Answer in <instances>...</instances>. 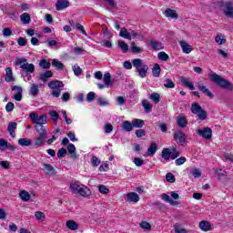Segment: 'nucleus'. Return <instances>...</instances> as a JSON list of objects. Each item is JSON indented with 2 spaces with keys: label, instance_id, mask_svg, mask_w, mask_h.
Segmentation results:
<instances>
[{
  "label": "nucleus",
  "instance_id": "obj_1",
  "mask_svg": "<svg viewBox=\"0 0 233 233\" xmlns=\"http://www.w3.org/2000/svg\"><path fill=\"white\" fill-rule=\"evenodd\" d=\"M26 61L27 60L25 57H22V58L17 57L15 62V66H20V68H22L23 70H25V71H21L22 77H27L26 74L28 73L34 74V72H35V66H34V64L26 63Z\"/></svg>",
  "mask_w": 233,
  "mask_h": 233
},
{
  "label": "nucleus",
  "instance_id": "obj_2",
  "mask_svg": "<svg viewBox=\"0 0 233 233\" xmlns=\"http://www.w3.org/2000/svg\"><path fill=\"white\" fill-rule=\"evenodd\" d=\"M208 77L213 83H215V85H217L220 88H223L224 90H233L232 83H230V81H228V79L223 78L221 76L213 73L211 75H208Z\"/></svg>",
  "mask_w": 233,
  "mask_h": 233
},
{
  "label": "nucleus",
  "instance_id": "obj_3",
  "mask_svg": "<svg viewBox=\"0 0 233 233\" xmlns=\"http://www.w3.org/2000/svg\"><path fill=\"white\" fill-rule=\"evenodd\" d=\"M132 65L140 77L145 78L147 76V74H148V65L143 64V60L141 58L134 59L132 61Z\"/></svg>",
  "mask_w": 233,
  "mask_h": 233
},
{
  "label": "nucleus",
  "instance_id": "obj_4",
  "mask_svg": "<svg viewBox=\"0 0 233 233\" xmlns=\"http://www.w3.org/2000/svg\"><path fill=\"white\" fill-rule=\"evenodd\" d=\"M218 8L223 12L226 17L233 19V6L232 2H223L220 1L218 3Z\"/></svg>",
  "mask_w": 233,
  "mask_h": 233
},
{
  "label": "nucleus",
  "instance_id": "obj_5",
  "mask_svg": "<svg viewBox=\"0 0 233 233\" xmlns=\"http://www.w3.org/2000/svg\"><path fill=\"white\" fill-rule=\"evenodd\" d=\"M49 88H51L52 91V96L54 97H59L61 96V88L65 86V84L59 80H53L48 83Z\"/></svg>",
  "mask_w": 233,
  "mask_h": 233
},
{
  "label": "nucleus",
  "instance_id": "obj_6",
  "mask_svg": "<svg viewBox=\"0 0 233 233\" xmlns=\"http://www.w3.org/2000/svg\"><path fill=\"white\" fill-rule=\"evenodd\" d=\"M191 112L192 114L198 116V119L201 121H205V119H207L208 113L198 103H193L191 105Z\"/></svg>",
  "mask_w": 233,
  "mask_h": 233
},
{
  "label": "nucleus",
  "instance_id": "obj_7",
  "mask_svg": "<svg viewBox=\"0 0 233 233\" xmlns=\"http://www.w3.org/2000/svg\"><path fill=\"white\" fill-rule=\"evenodd\" d=\"M30 119L33 123L35 124V126L39 125H46L48 121H46V115H37L35 113H30L29 115Z\"/></svg>",
  "mask_w": 233,
  "mask_h": 233
},
{
  "label": "nucleus",
  "instance_id": "obj_8",
  "mask_svg": "<svg viewBox=\"0 0 233 233\" xmlns=\"http://www.w3.org/2000/svg\"><path fill=\"white\" fill-rule=\"evenodd\" d=\"M197 134L199 137H203L204 139H212V128L208 127H203L202 129H197Z\"/></svg>",
  "mask_w": 233,
  "mask_h": 233
},
{
  "label": "nucleus",
  "instance_id": "obj_9",
  "mask_svg": "<svg viewBox=\"0 0 233 233\" xmlns=\"http://www.w3.org/2000/svg\"><path fill=\"white\" fill-rule=\"evenodd\" d=\"M174 139L178 145H185L187 143V135L183 131L178 130L174 134Z\"/></svg>",
  "mask_w": 233,
  "mask_h": 233
},
{
  "label": "nucleus",
  "instance_id": "obj_10",
  "mask_svg": "<svg viewBox=\"0 0 233 233\" xmlns=\"http://www.w3.org/2000/svg\"><path fill=\"white\" fill-rule=\"evenodd\" d=\"M11 90L13 92H17L16 94L14 95V100L15 101H22L23 100V87L19 86H14L11 87Z\"/></svg>",
  "mask_w": 233,
  "mask_h": 233
},
{
  "label": "nucleus",
  "instance_id": "obj_11",
  "mask_svg": "<svg viewBox=\"0 0 233 233\" xmlns=\"http://www.w3.org/2000/svg\"><path fill=\"white\" fill-rule=\"evenodd\" d=\"M180 83L182 86H186V88H189V90H196V86H194V84L190 82V79L187 77L181 76Z\"/></svg>",
  "mask_w": 233,
  "mask_h": 233
},
{
  "label": "nucleus",
  "instance_id": "obj_12",
  "mask_svg": "<svg viewBox=\"0 0 233 233\" xmlns=\"http://www.w3.org/2000/svg\"><path fill=\"white\" fill-rule=\"evenodd\" d=\"M5 81L6 83H14V81H15V77H14V72L12 71V67H6L5 68Z\"/></svg>",
  "mask_w": 233,
  "mask_h": 233
},
{
  "label": "nucleus",
  "instance_id": "obj_13",
  "mask_svg": "<svg viewBox=\"0 0 233 233\" xmlns=\"http://www.w3.org/2000/svg\"><path fill=\"white\" fill-rule=\"evenodd\" d=\"M70 6V2L68 0H57L56 3V10H65V8H68Z\"/></svg>",
  "mask_w": 233,
  "mask_h": 233
},
{
  "label": "nucleus",
  "instance_id": "obj_14",
  "mask_svg": "<svg viewBox=\"0 0 233 233\" xmlns=\"http://www.w3.org/2000/svg\"><path fill=\"white\" fill-rule=\"evenodd\" d=\"M35 128L38 136H41L43 137H46V136H48V132L46 131V126L38 125V126H35Z\"/></svg>",
  "mask_w": 233,
  "mask_h": 233
},
{
  "label": "nucleus",
  "instance_id": "obj_15",
  "mask_svg": "<svg viewBox=\"0 0 233 233\" xmlns=\"http://www.w3.org/2000/svg\"><path fill=\"white\" fill-rule=\"evenodd\" d=\"M161 158L165 161H170L172 159V151L168 147H164L161 152Z\"/></svg>",
  "mask_w": 233,
  "mask_h": 233
},
{
  "label": "nucleus",
  "instance_id": "obj_16",
  "mask_svg": "<svg viewBox=\"0 0 233 233\" xmlns=\"http://www.w3.org/2000/svg\"><path fill=\"white\" fill-rule=\"evenodd\" d=\"M15 130H17V124L15 122H9L7 126V132L11 137H15Z\"/></svg>",
  "mask_w": 233,
  "mask_h": 233
},
{
  "label": "nucleus",
  "instance_id": "obj_17",
  "mask_svg": "<svg viewBox=\"0 0 233 233\" xmlns=\"http://www.w3.org/2000/svg\"><path fill=\"white\" fill-rule=\"evenodd\" d=\"M127 201H129V203H137L139 201V195L136 192L127 193Z\"/></svg>",
  "mask_w": 233,
  "mask_h": 233
},
{
  "label": "nucleus",
  "instance_id": "obj_18",
  "mask_svg": "<svg viewBox=\"0 0 233 233\" xmlns=\"http://www.w3.org/2000/svg\"><path fill=\"white\" fill-rule=\"evenodd\" d=\"M198 227L204 232H208V231L212 230V225H210V222H208L207 220L200 221Z\"/></svg>",
  "mask_w": 233,
  "mask_h": 233
},
{
  "label": "nucleus",
  "instance_id": "obj_19",
  "mask_svg": "<svg viewBox=\"0 0 233 233\" xmlns=\"http://www.w3.org/2000/svg\"><path fill=\"white\" fill-rule=\"evenodd\" d=\"M39 76L40 81H43V83H46V81H48V78L54 77V73H52L50 70H47L45 73H40Z\"/></svg>",
  "mask_w": 233,
  "mask_h": 233
},
{
  "label": "nucleus",
  "instance_id": "obj_20",
  "mask_svg": "<svg viewBox=\"0 0 233 233\" xmlns=\"http://www.w3.org/2000/svg\"><path fill=\"white\" fill-rule=\"evenodd\" d=\"M77 194H79V196H82L83 198H86L92 195V191H90V188L82 185V188H79Z\"/></svg>",
  "mask_w": 233,
  "mask_h": 233
},
{
  "label": "nucleus",
  "instance_id": "obj_21",
  "mask_svg": "<svg viewBox=\"0 0 233 233\" xmlns=\"http://www.w3.org/2000/svg\"><path fill=\"white\" fill-rule=\"evenodd\" d=\"M198 90H200V92H202V94H204L210 99H214V94H212V92H210V90H208V88H207V86H198Z\"/></svg>",
  "mask_w": 233,
  "mask_h": 233
},
{
  "label": "nucleus",
  "instance_id": "obj_22",
  "mask_svg": "<svg viewBox=\"0 0 233 233\" xmlns=\"http://www.w3.org/2000/svg\"><path fill=\"white\" fill-rule=\"evenodd\" d=\"M119 37H123L124 39H128L132 41V35L128 33V30L125 27H122L119 32Z\"/></svg>",
  "mask_w": 233,
  "mask_h": 233
},
{
  "label": "nucleus",
  "instance_id": "obj_23",
  "mask_svg": "<svg viewBox=\"0 0 233 233\" xmlns=\"http://www.w3.org/2000/svg\"><path fill=\"white\" fill-rule=\"evenodd\" d=\"M180 46L184 54H190V52H192V46L188 45V43L185 41H180Z\"/></svg>",
  "mask_w": 233,
  "mask_h": 233
},
{
  "label": "nucleus",
  "instance_id": "obj_24",
  "mask_svg": "<svg viewBox=\"0 0 233 233\" xmlns=\"http://www.w3.org/2000/svg\"><path fill=\"white\" fill-rule=\"evenodd\" d=\"M177 124L180 128H187V125H188V122H187V119L183 116H179L177 118Z\"/></svg>",
  "mask_w": 233,
  "mask_h": 233
},
{
  "label": "nucleus",
  "instance_id": "obj_25",
  "mask_svg": "<svg viewBox=\"0 0 233 233\" xmlns=\"http://www.w3.org/2000/svg\"><path fill=\"white\" fill-rule=\"evenodd\" d=\"M164 14H165L166 17H170L171 19H177V17H178L176 10H173L170 8L166 9Z\"/></svg>",
  "mask_w": 233,
  "mask_h": 233
},
{
  "label": "nucleus",
  "instance_id": "obj_26",
  "mask_svg": "<svg viewBox=\"0 0 233 233\" xmlns=\"http://www.w3.org/2000/svg\"><path fill=\"white\" fill-rule=\"evenodd\" d=\"M148 99H151V101H153L154 105H157V103H159V101H161V95H159V93L149 94Z\"/></svg>",
  "mask_w": 233,
  "mask_h": 233
},
{
  "label": "nucleus",
  "instance_id": "obj_27",
  "mask_svg": "<svg viewBox=\"0 0 233 233\" xmlns=\"http://www.w3.org/2000/svg\"><path fill=\"white\" fill-rule=\"evenodd\" d=\"M44 170L46 174H48L49 176H54L56 174V169L52 165L50 164H43Z\"/></svg>",
  "mask_w": 233,
  "mask_h": 233
},
{
  "label": "nucleus",
  "instance_id": "obj_28",
  "mask_svg": "<svg viewBox=\"0 0 233 233\" xmlns=\"http://www.w3.org/2000/svg\"><path fill=\"white\" fill-rule=\"evenodd\" d=\"M48 115L50 116L53 123H57L59 120H61V116H59V113L56 110H52L48 112Z\"/></svg>",
  "mask_w": 233,
  "mask_h": 233
},
{
  "label": "nucleus",
  "instance_id": "obj_29",
  "mask_svg": "<svg viewBox=\"0 0 233 233\" xmlns=\"http://www.w3.org/2000/svg\"><path fill=\"white\" fill-rule=\"evenodd\" d=\"M104 83L106 86H112V85H114V82L112 81V75H110V73L108 72L105 73Z\"/></svg>",
  "mask_w": 233,
  "mask_h": 233
},
{
  "label": "nucleus",
  "instance_id": "obj_30",
  "mask_svg": "<svg viewBox=\"0 0 233 233\" xmlns=\"http://www.w3.org/2000/svg\"><path fill=\"white\" fill-rule=\"evenodd\" d=\"M123 130H125L126 132H132V130H134V125L133 122L131 123L128 120H126L123 122V126H122Z\"/></svg>",
  "mask_w": 233,
  "mask_h": 233
},
{
  "label": "nucleus",
  "instance_id": "obj_31",
  "mask_svg": "<svg viewBox=\"0 0 233 233\" xmlns=\"http://www.w3.org/2000/svg\"><path fill=\"white\" fill-rule=\"evenodd\" d=\"M67 152L71 154V157L73 159H77V154L76 153V146L74 144H68L67 146Z\"/></svg>",
  "mask_w": 233,
  "mask_h": 233
},
{
  "label": "nucleus",
  "instance_id": "obj_32",
  "mask_svg": "<svg viewBox=\"0 0 233 233\" xmlns=\"http://www.w3.org/2000/svg\"><path fill=\"white\" fill-rule=\"evenodd\" d=\"M157 152V144L156 142H152L147 148V156H154Z\"/></svg>",
  "mask_w": 233,
  "mask_h": 233
},
{
  "label": "nucleus",
  "instance_id": "obj_33",
  "mask_svg": "<svg viewBox=\"0 0 233 233\" xmlns=\"http://www.w3.org/2000/svg\"><path fill=\"white\" fill-rule=\"evenodd\" d=\"M70 188L73 192V194H77L79 188H82L81 183L79 181H75L70 184Z\"/></svg>",
  "mask_w": 233,
  "mask_h": 233
},
{
  "label": "nucleus",
  "instance_id": "obj_34",
  "mask_svg": "<svg viewBox=\"0 0 233 233\" xmlns=\"http://www.w3.org/2000/svg\"><path fill=\"white\" fill-rule=\"evenodd\" d=\"M66 227L69 228V230H77V228H79V225L74 220H67L66 222Z\"/></svg>",
  "mask_w": 233,
  "mask_h": 233
},
{
  "label": "nucleus",
  "instance_id": "obj_35",
  "mask_svg": "<svg viewBox=\"0 0 233 233\" xmlns=\"http://www.w3.org/2000/svg\"><path fill=\"white\" fill-rule=\"evenodd\" d=\"M20 20L23 23V25H30V22L32 19L30 18V14L24 13L20 15Z\"/></svg>",
  "mask_w": 233,
  "mask_h": 233
},
{
  "label": "nucleus",
  "instance_id": "obj_36",
  "mask_svg": "<svg viewBox=\"0 0 233 233\" xmlns=\"http://www.w3.org/2000/svg\"><path fill=\"white\" fill-rule=\"evenodd\" d=\"M40 68H43L44 70H48L50 66H52V64L46 58H42L39 62Z\"/></svg>",
  "mask_w": 233,
  "mask_h": 233
},
{
  "label": "nucleus",
  "instance_id": "obj_37",
  "mask_svg": "<svg viewBox=\"0 0 233 233\" xmlns=\"http://www.w3.org/2000/svg\"><path fill=\"white\" fill-rule=\"evenodd\" d=\"M132 123H133L134 128H143V127H145V120H142V119H138V118L133 119Z\"/></svg>",
  "mask_w": 233,
  "mask_h": 233
},
{
  "label": "nucleus",
  "instance_id": "obj_38",
  "mask_svg": "<svg viewBox=\"0 0 233 233\" xmlns=\"http://www.w3.org/2000/svg\"><path fill=\"white\" fill-rule=\"evenodd\" d=\"M152 74L154 77H159V76H161V66H159V64L153 66Z\"/></svg>",
  "mask_w": 233,
  "mask_h": 233
},
{
  "label": "nucleus",
  "instance_id": "obj_39",
  "mask_svg": "<svg viewBox=\"0 0 233 233\" xmlns=\"http://www.w3.org/2000/svg\"><path fill=\"white\" fill-rule=\"evenodd\" d=\"M142 106L146 114H150V112H152V106L148 103V100H142Z\"/></svg>",
  "mask_w": 233,
  "mask_h": 233
},
{
  "label": "nucleus",
  "instance_id": "obj_40",
  "mask_svg": "<svg viewBox=\"0 0 233 233\" xmlns=\"http://www.w3.org/2000/svg\"><path fill=\"white\" fill-rule=\"evenodd\" d=\"M29 94L31 96H34L35 97L36 96L39 95V86H37L36 84H32L30 90H29Z\"/></svg>",
  "mask_w": 233,
  "mask_h": 233
},
{
  "label": "nucleus",
  "instance_id": "obj_41",
  "mask_svg": "<svg viewBox=\"0 0 233 233\" xmlns=\"http://www.w3.org/2000/svg\"><path fill=\"white\" fill-rule=\"evenodd\" d=\"M45 139H46V137L39 136L38 137H36L35 139V147H36V148H39V147H43V145H45Z\"/></svg>",
  "mask_w": 233,
  "mask_h": 233
},
{
  "label": "nucleus",
  "instance_id": "obj_42",
  "mask_svg": "<svg viewBox=\"0 0 233 233\" xmlns=\"http://www.w3.org/2000/svg\"><path fill=\"white\" fill-rule=\"evenodd\" d=\"M18 145H20V147H30V145H32V139H30V138H20L18 140Z\"/></svg>",
  "mask_w": 233,
  "mask_h": 233
},
{
  "label": "nucleus",
  "instance_id": "obj_43",
  "mask_svg": "<svg viewBox=\"0 0 233 233\" xmlns=\"http://www.w3.org/2000/svg\"><path fill=\"white\" fill-rule=\"evenodd\" d=\"M52 66L55 68H58V70H64L65 69V64L60 62L57 59H53Z\"/></svg>",
  "mask_w": 233,
  "mask_h": 233
},
{
  "label": "nucleus",
  "instance_id": "obj_44",
  "mask_svg": "<svg viewBox=\"0 0 233 233\" xmlns=\"http://www.w3.org/2000/svg\"><path fill=\"white\" fill-rule=\"evenodd\" d=\"M130 51H131L133 54H141V52H143V48L138 47V46L136 45V42H133V43L131 44Z\"/></svg>",
  "mask_w": 233,
  "mask_h": 233
},
{
  "label": "nucleus",
  "instance_id": "obj_45",
  "mask_svg": "<svg viewBox=\"0 0 233 233\" xmlns=\"http://www.w3.org/2000/svg\"><path fill=\"white\" fill-rule=\"evenodd\" d=\"M152 206L155 208L156 210H167V206L159 201L153 202Z\"/></svg>",
  "mask_w": 233,
  "mask_h": 233
},
{
  "label": "nucleus",
  "instance_id": "obj_46",
  "mask_svg": "<svg viewBox=\"0 0 233 233\" xmlns=\"http://www.w3.org/2000/svg\"><path fill=\"white\" fill-rule=\"evenodd\" d=\"M19 196L22 201H30V198H32V196H30V193L25 190L21 191Z\"/></svg>",
  "mask_w": 233,
  "mask_h": 233
},
{
  "label": "nucleus",
  "instance_id": "obj_47",
  "mask_svg": "<svg viewBox=\"0 0 233 233\" xmlns=\"http://www.w3.org/2000/svg\"><path fill=\"white\" fill-rule=\"evenodd\" d=\"M118 46L119 48H121L124 54H127V52H128V44L125 43V41L118 40Z\"/></svg>",
  "mask_w": 233,
  "mask_h": 233
},
{
  "label": "nucleus",
  "instance_id": "obj_48",
  "mask_svg": "<svg viewBox=\"0 0 233 233\" xmlns=\"http://www.w3.org/2000/svg\"><path fill=\"white\" fill-rule=\"evenodd\" d=\"M215 174L218 176V179H227V172L223 169H217Z\"/></svg>",
  "mask_w": 233,
  "mask_h": 233
},
{
  "label": "nucleus",
  "instance_id": "obj_49",
  "mask_svg": "<svg viewBox=\"0 0 233 233\" xmlns=\"http://www.w3.org/2000/svg\"><path fill=\"white\" fill-rule=\"evenodd\" d=\"M164 86L165 88H175L176 84L174 83V81H172V79L167 78L165 80Z\"/></svg>",
  "mask_w": 233,
  "mask_h": 233
},
{
  "label": "nucleus",
  "instance_id": "obj_50",
  "mask_svg": "<svg viewBox=\"0 0 233 233\" xmlns=\"http://www.w3.org/2000/svg\"><path fill=\"white\" fill-rule=\"evenodd\" d=\"M99 106H108V105H110V103L108 102V100H106V98L104 97H98L96 99Z\"/></svg>",
  "mask_w": 233,
  "mask_h": 233
},
{
  "label": "nucleus",
  "instance_id": "obj_51",
  "mask_svg": "<svg viewBox=\"0 0 233 233\" xmlns=\"http://www.w3.org/2000/svg\"><path fill=\"white\" fill-rule=\"evenodd\" d=\"M161 199L166 201V203H169V205H174V200L170 198V196H168L167 193H163L161 195Z\"/></svg>",
  "mask_w": 233,
  "mask_h": 233
},
{
  "label": "nucleus",
  "instance_id": "obj_52",
  "mask_svg": "<svg viewBox=\"0 0 233 233\" xmlns=\"http://www.w3.org/2000/svg\"><path fill=\"white\" fill-rule=\"evenodd\" d=\"M157 56L160 61H168V59H170V56H168V55L163 51L159 52Z\"/></svg>",
  "mask_w": 233,
  "mask_h": 233
},
{
  "label": "nucleus",
  "instance_id": "obj_53",
  "mask_svg": "<svg viewBox=\"0 0 233 233\" xmlns=\"http://www.w3.org/2000/svg\"><path fill=\"white\" fill-rule=\"evenodd\" d=\"M66 149H65L64 147H61L60 149H58L56 156L59 159L66 157Z\"/></svg>",
  "mask_w": 233,
  "mask_h": 233
},
{
  "label": "nucleus",
  "instance_id": "obj_54",
  "mask_svg": "<svg viewBox=\"0 0 233 233\" xmlns=\"http://www.w3.org/2000/svg\"><path fill=\"white\" fill-rule=\"evenodd\" d=\"M181 156V152L177 151L176 147L171 149V159H177Z\"/></svg>",
  "mask_w": 233,
  "mask_h": 233
},
{
  "label": "nucleus",
  "instance_id": "obj_55",
  "mask_svg": "<svg viewBox=\"0 0 233 233\" xmlns=\"http://www.w3.org/2000/svg\"><path fill=\"white\" fill-rule=\"evenodd\" d=\"M116 105L118 106H123L127 105V98H125L124 96H117L116 97Z\"/></svg>",
  "mask_w": 233,
  "mask_h": 233
},
{
  "label": "nucleus",
  "instance_id": "obj_56",
  "mask_svg": "<svg viewBox=\"0 0 233 233\" xmlns=\"http://www.w3.org/2000/svg\"><path fill=\"white\" fill-rule=\"evenodd\" d=\"M166 181H167V183H176V177L172 173H167L166 175Z\"/></svg>",
  "mask_w": 233,
  "mask_h": 233
},
{
  "label": "nucleus",
  "instance_id": "obj_57",
  "mask_svg": "<svg viewBox=\"0 0 233 233\" xmlns=\"http://www.w3.org/2000/svg\"><path fill=\"white\" fill-rule=\"evenodd\" d=\"M140 228H143L144 230H152V226L150 225V223L147 221H142L140 223Z\"/></svg>",
  "mask_w": 233,
  "mask_h": 233
},
{
  "label": "nucleus",
  "instance_id": "obj_58",
  "mask_svg": "<svg viewBox=\"0 0 233 233\" xmlns=\"http://www.w3.org/2000/svg\"><path fill=\"white\" fill-rule=\"evenodd\" d=\"M215 41L216 43H218V45H225V43H227V39H225V37L221 36L220 35H218L215 37Z\"/></svg>",
  "mask_w": 233,
  "mask_h": 233
},
{
  "label": "nucleus",
  "instance_id": "obj_59",
  "mask_svg": "<svg viewBox=\"0 0 233 233\" xmlns=\"http://www.w3.org/2000/svg\"><path fill=\"white\" fill-rule=\"evenodd\" d=\"M91 165L93 167H99V165H101V159H99L97 157L94 156L91 159Z\"/></svg>",
  "mask_w": 233,
  "mask_h": 233
},
{
  "label": "nucleus",
  "instance_id": "obj_60",
  "mask_svg": "<svg viewBox=\"0 0 233 233\" xmlns=\"http://www.w3.org/2000/svg\"><path fill=\"white\" fill-rule=\"evenodd\" d=\"M35 218L38 220V221H45V213L41 212V211H36L35 213Z\"/></svg>",
  "mask_w": 233,
  "mask_h": 233
},
{
  "label": "nucleus",
  "instance_id": "obj_61",
  "mask_svg": "<svg viewBox=\"0 0 233 233\" xmlns=\"http://www.w3.org/2000/svg\"><path fill=\"white\" fill-rule=\"evenodd\" d=\"M189 173L194 177H201V171L199 168H195L191 169Z\"/></svg>",
  "mask_w": 233,
  "mask_h": 233
},
{
  "label": "nucleus",
  "instance_id": "obj_62",
  "mask_svg": "<svg viewBox=\"0 0 233 233\" xmlns=\"http://www.w3.org/2000/svg\"><path fill=\"white\" fill-rule=\"evenodd\" d=\"M133 163L136 165V167H143V163H145V160L140 157H135L133 159Z\"/></svg>",
  "mask_w": 233,
  "mask_h": 233
},
{
  "label": "nucleus",
  "instance_id": "obj_63",
  "mask_svg": "<svg viewBox=\"0 0 233 233\" xmlns=\"http://www.w3.org/2000/svg\"><path fill=\"white\" fill-rule=\"evenodd\" d=\"M149 46L153 48V50H159L161 48V44L156 42V41H151L149 43Z\"/></svg>",
  "mask_w": 233,
  "mask_h": 233
},
{
  "label": "nucleus",
  "instance_id": "obj_64",
  "mask_svg": "<svg viewBox=\"0 0 233 233\" xmlns=\"http://www.w3.org/2000/svg\"><path fill=\"white\" fill-rule=\"evenodd\" d=\"M98 191L100 192V194H108L110 192V189H108V187H106V186L105 185H100L98 187Z\"/></svg>",
  "mask_w": 233,
  "mask_h": 233
}]
</instances>
